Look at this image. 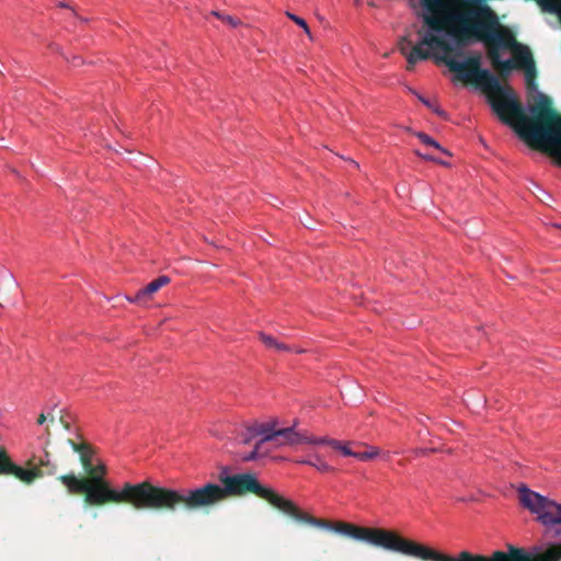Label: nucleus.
<instances>
[{
    "instance_id": "nucleus-1",
    "label": "nucleus",
    "mask_w": 561,
    "mask_h": 561,
    "mask_svg": "<svg viewBox=\"0 0 561 561\" xmlns=\"http://www.w3.org/2000/svg\"><path fill=\"white\" fill-rule=\"evenodd\" d=\"M419 31L420 42L414 45L408 58L409 71L420 60L431 57L430 50H440L444 54L437 59L444 62L458 80L471 83L488 94L489 103L497 117L506 125L512 126L520 138L537 149L553 150L561 148V114L552 107L551 99L538 93L535 103L529 106L530 116L525 114L524 107L511 87H503L497 77L488 69L481 68V55L469 56L465 61L455 59L461 56V49L446 32H437L427 27Z\"/></svg>"
},
{
    "instance_id": "nucleus-2",
    "label": "nucleus",
    "mask_w": 561,
    "mask_h": 561,
    "mask_svg": "<svg viewBox=\"0 0 561 561\" xmlns=\"http://www.w3.org/2000/svg\"><path fill=\"white\" fill-rule=\"evenodd\" d=\"M219 481L222 485L209 482L195 489L180 490L160 486L156 512H208L229 497L251 493L267 501L272 506L298 523L314 527L327 526V523L301 511L293 501L262 485L253 473L247 472L233 476L220 473Z\"/></svg>"
},
{
    "instance_id": "nucleus-3",
    "label": "nucleus",
    "mask_w": 561,
    "mask_h": 561,
    "mask_svg": "<svg viewBox=\"0 0 561 561\" xmlns=\"http://www.w3.org/2000/svg\"><path fill=\"white\" fill-rule=\"evenodd\" d=\"M444 20L428 16L426 27L446 32L458 47H466L472 41L484 43L491 66L499 73V80L506 81L514 69H519L516 51L524 47L513 32L501 25L497 15L490 7L469 8L453 12Z\"/></svg>"
},
{
    "instance_id": "nucleus-4",
    "label": "nucleus",
    "mask_w": 561,
    "mask_h": 561,
    "mask_svg": "<svg viewBox=\"0 0 561 561\" xmlns=\"http://www.w3.org/2000/svg\"><path fill=\"white\" fill-rule=\"evenodd\" d=\"M73 451L79 454L80 462L87 477H77L75 473L61 474L57 479L70 494H83L84 502L91 506L106 504H126L136 511L156 512L159 485L150 481L139 483L126 482L119 490L113 489L110 482L95 472L92 462L93 450L88 443H77L68 439Z\"/></svg>"
},
{
    "instance_id": "nucleus-5",
    "label": "nucleus",
    "mask_w": 561,
    "mask_h": 561,
    "mask_svg": "<svg viewBox=\"0 0 561 561\" xmlns=\"http://www.w3.org/2000/svg\"><path fill=\"white\" fill-rule=\"evenodd\" d=\"M321 520L323 522V519ZM324 523H327V526L321 528H330L350 538L408 557L417 558L422 561H507V550H495L490 556L461 551L457 557H451L416 541L403 538L399 534L385 528L362 527L345 522H337L333 525L327 520Z\"/></svg>"
},
{
    "instance_id": "nucleus-6",
    "label": "nucleus",
    "mask_w": 561,
    "mask_h": 561,
    "mask_svg": "<svg viewBox=\"0 0 561 561\" xmlns=\"http://www.w3.org/2000/svg\"><path fill=\"white\" fill-rule=\"evenodd\" d=\"M519 502L530 513L537 515V522L548 529L561 526V503H557L526 485L518 489ZM507 561H561V543L550 546L543 552H531L524 548L507 545Z\"/></svg>"
},
{
    "instance_id": "nucleus-7",
    "label": "nucleus",
    "mask_w": 561,
    "mask_h": 561,
    "mask_svg": "<svg viewBox=\"0 0 561 561\" xmlns=\"http://www.w3.org/2000/svg\"><path fill=\"white\" fill-rule=\"evenodd\" d=\"M26 468L15 465L4 448H0V476H13L25 484L46 476H55L57 465L51 461L50 454L44 449L41 456L33 455L26 461Z\"/></svg>"
},
{
    "instance_id": "nucleus-8",
    "label": "nucleus",
    "mask_w": 561,
    "mask_h": 561,
    "mask_svg": "<svg viewBox=\"0 0 561 561\" xmlns=\"http://www.w3.org/2000/svg\"><path fill=\"white\" fill-rule=\"evenodd\" d=\"M516 60H518L519 69H523L525 71L527 88L529 90H536V62L534 60L531 50L529 49L528 46L524 45V47H519V50L516 51Z\"/></svg>"
},
{
    "instance_id": "nucleus-9",
    "label": "nucleus",
    "mask_w": 561,
    "mask_h": 561,
    "mask_svg": "<svg viewBox=\"0 0 561 561\" xmlns=\"http://www.w3.org/2000/svg\"><path fill=\"white\" fill-rule=\"evenodd\" d=\"M256 437L264 440H277V431L271 423L254 422L252 425L248 426L245 432L241 435V443L248 445Z\"/></svg>"
},
{
    "instance_id": "nucleus-10",
    "label": "nucleus",
    "mask_w": 561,
    "mask_h": 561,
    "mask_svg": "<svg viewBox=\"0 0 561 561\" xmlns=\"http://www.w3.org/2000/svg\"><path fill=\"white\" fill-rule=\"evenodd\" d=\"M420 2L422 8L426 11L421 15L424 24L428 16L444 20L446 24L449 23L447 16L453 12H447V8L450 7V0H420Z\"/></svg>"
},
{
    "instance_id": "nucleus-11",
    "label": "nucleus",
    "mask_w": 561,
    "mask_h": 561,
    "mask_svg": "<svg viewBox=\"0 0 561 561\" xmlns=\"http://www.w3.org/2000/svg\"><path fill=\"white\" fill-rule=\"evenodd\" d=\"M170 283V277L167 275H161L154 280L150 282L144 288L139 289L134 297H127L130 302L145 305L147 304L153 294H156L160 288L168 285Z\"/></svg>"
},
{
    "instance_id": "nucleus-12",
    "label": "nucleus",
    "mask_w": 561,
    "mask_h": 561,
    "mask_svg": "<svg viewBox=\"0 0 561 561\" xmlns=\"http://www.w3.org/2000/svg\"><path fill=\"white\" fill-rule=\"evenodd\" d=\"M320 437H311L305 434L295 432L293 427L277 430V440L275 447L279 446H294L299 444H314L312 440H318Z\"/></svg>"
},
{
    "instance_id": "nucleus-13",
    "label": "nucleus",
    "mask_w": 561,
    "mask_h": 561,
    "mask_svg": "<svg viewBox=\"0 0 561 561\" xmlns=\"http://www.w3.org/2000/svg\"><path fill=\"white\" fill-rule=\"evenodd\" d=\"M314 445H329L334 449L341 450L344 456L354 457L356 451L352 450L347 445L336 439H330L327 437H320L318 440H312Z\"/></svg>"
},
{
    "instance_id": "nucleus-14",
    "label": "nucleus",
    "mask_w": 561,
    "mask_h": 561,
    "mask_svg": "<svg viewBox=\"0 0 561 561\" xmlns=\"http://www.w3.org/2000/svg\"><path fill=\"white\" fill-rule=\"evenodd\" d=\"M259 337L267 348L274 350L276 352H290L291 351V347L289 345L278 342L275 337H273L270 334L260 332Z\"/></svg>"
},
{
    "instance_id": "nucleus-15",
    "label": "nucleus",
    "mask_w": 561,
    "mask_h": 561,
    "mask_svg": "<svg viewBox=\"0 0 561 561\" xmlns=\"http://www.w3.org/2000/svg\"><path fill=\"white\" fill-rule=\"evenodd\" d=\"M275 442L276 440H264L260 438L255 443L253 450L259 455V459L266 457L273 448H276Z\"/></svg>"
},
{
    "instance_id": "nucleus-16",
    "label": "nucleus",
    "mask_w": 561,
    "mask_h": 561,
    "mask_svg": "<svg viewBox=\"0 0 561 561\" xmlns=\"http://www.w3.org/2000/svg\"><path fill=\"white\" fill-rule=\"evenodd\" d=\"M416 137L426 146L433 147L435 149L440 150L443 153L449 156V151L444 149L435 139H433L431 136H428L425 133H416Z\"/></svg>"
},
{
    "instance_id": "nucleus-17",
    "label": "nucleus",
    "mask_w": 561,
    "mask_h": 561,
    "mask_svg": "<svg viewBox=\"0 0 561 561\" xmlns=\"http://www.w3.org/2000/svg\"><path fill=\"white\" fill-rule=\"evenodd\" d=\"M308 465L314 467L321 472H329L333 470V468L328 465L319 455H314L312 458H310Z\"/></svg>"
},
{
    "instance_id": "nucleus-18",
    "label": "nucleus",
    "mask_w": 561,
    "mask_h": 561,
    "mask_svg": "<svg viewBox=\"0 0 561 561\" xmlns=\"http://www.w3.org/2000/svg\"><path fill=\"white\" fill-rule=\"evenodd\" d=\"M417 95V99L425 105L427 106L428 108H431L435 114H437L439 117L442 118H447V113L440 108L438 105L436 104H433L430 100L425 99L424 96L422 95Z\"/></svg>"
},
{
    "instance_id": "nucleus-19",
    "label": "nucleus",
    "mask_w": 561,
    "mask_h": 561,
    "mask_svg": "<svg viewBox=\"0 0 561 561\" xmlns=\"http://www.w3.org/2000/svg\"><path fill=\"white\" fill-rule=\"evenodd\" d=\"M378 455H379V449L377 447H369L365 451H356L355 458H357L362 461H367V460L374 459Z\"/></svg>"
},
{
    "instance_id": "nucleus-20",
    "label": "nucleus",
    "mask_w": 561,
    "mask_h": 561,
    "mask_svg": "<svg viewBox=\"0 0 561 561\" xmlns=\"http://www.w3.org/2000/svg\"><path fill=\"white\" fill-rule=\"evenodd\" d=\"M286 15L293 22H295L298 26H300L304 30V32L309 36V38H312L310 28H309L307 22L302 18H300V16H298V15H296V14L289 12V11L286 12Z\"/></svg>"
},
{
    "instance_id": "nucleus-21",
    "label": "nucleus",
    "mask_w": 561,
    "mask_h": 561,
    "mask_svg": "<svg viewBox=\"0 0 561 561\" xmlns=\"http://www.w3.org/2000/svg\"><path fill=\"white\" fill-rule=\"evenodd\" d=\"M211 14L215 15L217 19L221 20L224 23H226L232 27H236L241 23L240 20H238L237 18H233L228 14H224L219 11H211Z\"/></svg>"
},
{
    "instance_id": "nucleus-22",
    "label": "nucleus",
    "mask_w": 561,
    "mask_h": 561,
    "mask_svg": "<svg viewBox=\"0 0 561 561\" xmlns=\"http://www.w3.org/2000/svg\"><path fill=\"white\" fill-rule=\"evenodd\" d=\"M484 1L485 0H459L460 4L462 7L461 9H459V11L467 10L469 8L485 7L484 4H482V2H484ZM447 12H458V10L450 11L449 7H448Z\"/></svg>"
},
{
    "instance_id": "nucleus-23",
    "label": "nucleus",
    "mask_w": 561,
    "mask_h": 561,
    "mask_svg": "<svg viewBox=\"0 0 561 561\" xmlns=\"http://www.w3.org/2000/svg\"><path fill=\"white\" fill-rule=\"evenodd\" d=\"M412 43L408 37H402L399 42V49L402 55L405 56V58H409V55L411 54L414 46H411Z\"/></svg>"
},
{
    "instance_id": "nucleus-24",
    "label": "nucleus",
    "mask_w": 561,
    "mask_h": 561,
    "mask_svg": "<svg viewBox=\"0 0 561 561\" xmlns=\"http://www.w3.org/2000/svg\"><path fill=\"white\" fill-rule=\"evenodd\" d=\"M239 459L241 461L248 462L259 459V455L252 449L250 453L239 454Z\"/></svg>"
},
{
    "instance_id": "nucleus-25",
    "label": "nucleus",
    "mask_w": 561,
    "mask_h": 561,
    "mask_svg": "<svg viewBox=\"0 0 561 561\" xmlns=\"http://www.w3.org/2000/svg\"><path fill=\"white\" fill-rule=\"evenodd\" d=\"M93 468L95 469V472L101 477V479H104V476L106 474V468L104 465H93Z\"/></svg>"
},
{
    "instance_id": "nucleus-26",
    "label": "nucleus",
    "mask_w": 561,
    "mask_h": 561,
    "mask_svg": "<svg viewBox=\"0 0 561 561\" xmlns=\"http://www.w3.org/2000/svg\"><path fill=\"white\" fill-rule=\"evenodd\" d=\"M416 154L422 157L425 160L437 161L433 156H430V154H422L419 151H416Z\"/></svg>"
},
{
    "instance_id": "nucleus-27",
    "label": "nucleus",
    "mask_w": 561,
    "mask_h": 561,
    "mask_svg": "<svg viewBox=\"0 0 561 561\" xmlns=\"http://www.w3.org/2000/svg\"><path fill=\"white\" fill-rule=\"evenodd\" d=\"M47 421V416L44 413H41L37 419V424L42 425Z\"/></svg>"
},
{
    "instance_id": "nucleus-28",
    "label": "nucleus",
    "mask_w": 561,
    "mask_h": 561,
    "mask_svg": "<svg viewBox=\"0 0 561 561\" xmlns=\"http://www.w3.org/2000/svg\"><path fill=\"white\" fill-rule=\"evenodd\" d=\"M60 423L62 424V426L66 428V430H69L70 425H69V422L65 420L64 416H60L59 419Z\"/></svg>"
},
{
    "instance_id": "nucleus-29",
    "label": "nucleus",
    "mask_w": 561,
    "mask_h": 561,
    "mask_svg": "<svg viewBox=\"0 0 561 561\" xmlns=\"http://www.w3.org/2000/svg\"><path fill=\"white\" fill-rule=\"evenodd\" d=\"M552 156L557 157L561 162V148H557V150H553Z\"/></svg>"
},
{
    "instance_id": "nucleus-30",
    "label": "nucleus",
    "mask_w": 561,
    "mask_h": 561,
    "mask_svg": "<svg viewBox=\"0 0 561 561\" xmlns=\"http://www.w3.org/2000/svg\"><path fill=\"white\" fill-rule=\"evenodd\" d=\"M430 451L431 450H428V449H419L415 453H416V455H427Z\"/></svg>"
},
{
    "instance_id": "nucleus-31",
    "label": "nucleus",
    "mask_w": 561,
    "mask_h": 561,
    "mask_svg": "<svg viewBox=\"0 0 561 561\" xmlns=\"http://www.w3.org/2000/svg\"><path fill=\"white\" fill-rule=\"evenodd\" d=\"M80 62H81L80 57H73V59H72V65H73V66H79V65H80Z\"/></svg>"
},
{
    "instance_id": "nucleus-32",
    "label": "nucleus",
    "mask_w": 561,
    "mask_h": 561,
    "mask_svg": "<svg viewBox=\"0 0 561 561\" xmlns=\"http://www.w3.org/2000/svg\"><path fill=\"white\" fill-rule=\"evenodd\" d=\"M290 352H295V353L301 354V353L305 352V350H302V348H291Z\"/></svg>"
},
{
    "instance_id": "nucleus-33",
    "label": "nucleus",
    "mask_w": 561,
    "mask_h": 561,
    "mask_svg": "<svg viewBox=\"0 0 561 561\" xmlns=\"http://www.w3.org/2000/svg\"><path fill=\"white\" fill-rule=\"evenodd\" d=\"M310 460L309 459H301V460H297L298 463H304V465H308V461Z\"/></svg>"
},
{
    "instance_id": "nucleus-34",
    "label": "nucleus",
    "mask_w": 561,
    "mask_h": 561,
    "mask_svg": "<svg viewBox=\"0 0 561 561\" xmlns=\"http://www.w3.org/2000/svg\"><path fill=\"white\" fill-rule=\"evenodd\" d=\"M58 5L60 8H70V5L68 3H66V2H60Z\"/></svg>"
},
{
    "instance_id": "nucleus-35",
    "label": "nucleus",
    "mask_w": 561,
    "mask_h": 561,
    "mask_svg": "<svg viewBox=\"0 0 561 561\" xmlns=\"http://www.w3.org/2000/svg\"><path fill=\"white\" fill-rule=\"evenodd\" d=\"M301 222L305 225V227L311 228L308 222H304V221H301Z\"/></svg>"
},
{
    "instance_id": "nucleus-36",
    "label": "nucleus",
    "mask_w": 561,
    "mask_h": 561,
    "mask_svg": "<svg viewBox=\"0 0 561 561\" xmlns=\"http://www.w3.org/2000/svg\"><path fill=\"white\" fill-rule=\"evenodd\" d=\"M2 308V305L0 304V309Z\"/></svg>"
}]
</instances>
